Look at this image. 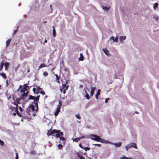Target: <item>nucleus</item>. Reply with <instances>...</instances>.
Instances as JSON below:
<instances>
[{"mask_svg": "<svg viewBox=\"0 0 159 159\" xmlns=\"http://www.w3.org/2000/svg\"><path fill=\"white\" fill-rule=\"evenodd\" d=\"M30 109L31 110L32 112H33L32 116H34L36 115V113L37 112L38 110L37 102H34L33 104L30 105L29 108L26 109L27 113L29 115L30 114Z\"/></svg>", "mask_w": 159, "mask_h": 159, "instance_id": "1", "label": "nucleus"}, {"mask_svg": "<svg viewBox=\"0 0 159 159\" xmlns=\"http://www.w3.org/2000/svg\"><path fill=\"white\" fill-rule=\"evenodd\" d=\"M90 136L93 137L91 138L92 140H93L97 142H99L102 143H106L107 140L101 139L99 136L94 134H91Z\"/></svg>", "mask_w": 159, "mask_h": 159, "instance_id": "2", "label": "nucleus"}, {"mask_svg": "<svg viewBox=\"0 0 159 159\" xmlns=\"http://www.w3.org/2000/svg\"><path fill=\"white\" fill-rule=\"evenodd\" d=\"M133 147L135 149H137V147L136 146L135 143H130L128 144L125 147L126 150L127 151L129 148Z\"/></svg>", "mask_w": 159, "mask_h": 159, "instance_id": "3", "label": "nucleus"}, {"mask_svg": "<svg viewBox=\"0 0 159 159\" xmlns=\"http://www.w3.org/2000/svg\"><path fill=\"white\" fill-rule=\"evenodd\" d=\"M13 104L16 106V107L13 108V107H11V110L14 112L13 113H12V112H11V114L13 116H15L16 115V113L18 111V105L16 103H14Z\"/></svg>", "mask_w": 159, "mask_h": 159, "instance_id": "4", "label": "nucleus"}, {"mask_svg": "<svg viewBox=\"0 0 159 159\" xmlns=\"http://www.w3.org/2000/svg\"><path fill=\"white\" fill-rule=\"evenodd\" d=\"M61 106V104H60V102H59V105H57V108L56 110V111L54 113V115L56 118V116L58 114V113L59 112L60 109V107Z\"/></svg>", "mask_w": 159, "mask_h": 159, "instance_id": "5", "label": "nucleus"}, {"mask_svg": "<svg viewBox=\"0 0 159 159\" xmlns=\"http://www.w3.org/2000/svg\"><path fill=\"white\" fill-rule=\"evenodd\" d=\"M56 130L55 129H53L51 131V130H48V132L47 133V134L48 136L52 135L54 136L55 135V133H56Z\"/></svg>", "mask_w": 159, "mask_h": 159, "instance_id": "6", "label": "nucleus"}, {"mask_svg": "<svg viewBox=\"0 0 159 159\" xmlns=\"http://www.w3.org/2000/svg\"><path fill=\"white\" fill-rule=\"evenodd\" d=\"M106 143L110 144L112 145H113L116 147H120L121 145V143H112L108 141L107 140V143Z\"/></svg>", "mask_w": 159, "mask_h": 159, "instance_id": "7", "label": "nucleus"}, {"mask_svg": "<svg viewBox=\"0 0 159 159\" xmlns=\"http://www.w3.org/2000/svg\"><path fill=\"white\" fill-rule=\"evenodd\" d=\"M56 133H55L56 137L57 138H59L61 135L62 136L63 135V133L62 132H60L59 131L56 130Z\"/></svg>", "mask_w": 159, "mask_h": 159, "instance_id": "8", "label": "nucleus"}, {"mask_svg": "<svg viewBox=\"0 0 159 159\" xmlns=\"http://www.w3.org/2000/svg\"><path fill=\"white\" fill-rule=\"evenodd\" d=\"M102 50L107 56L109 57L110 56L109 51L106 48L103 49Z\"/></svg>", "mask_w": 159, "mask_h": 159, "instance_id": "9", "label": "nucleus"}, {"mask_svg": "<svg viewBox=\"0 0 159 159\" xmlns=\"http://www.w3.org/2000/svg\"><path fill=\"white\" fill-rule=\"evenodd\" d=\"M68 89V86H66V84H62V88L60 89V91L61 92L62 91V89H64V90H66Z\"/></svg>", "mask_w": 159, "mask_h": 159, "instance_id": "10", "label": "nucleus"}, {"mask_svg": "<svg viewBox=\"0 0 159 159\" xmlns=\"http://www.w3.org/2000/svg\"><path fill=\"white\" fill-rule=\"evenodd\" d=\"M95 90V87H92L91 88V91L90 92V96H92L93 95L94 92Z\"/></svg>", "mask_w": 159, "mask_h": 159, "instance_id": "11", "label": "nucleus"}, {"mask_svg": "<svg viewBox=\"0 0 159 159\" xmlns=\"http://www.w3.org/2000/svg\"><path fill=\"white\" fill-rule=\"evenodd\" d=\"M39 96H38L36 97H34V101L35 102V101H36L35 102H37L39 101Z\"/></svg>", "mask_w": 159, "mask_h": 159, "instance_id": "12", "label": "nucleus"}, {"mask_svg": "<svg viewBox=\"0 0 159 159\" xmlns=\"http://www.w3.org/2000/svg\"><path fill=\"white\" fill-rule=\"evenodd\" d=\"M80 57L79 58V61H83L84 60V57L82 55V53H80Z\"/></svg>", "mask_w": 159, "mask_h": 159, "instance_id": "13", "label": "nucleus"}, {"mask_svg": "<svg viewBox=\"0 0 159 159\" xmlns=\"http://www.w3.org/2000/svg\"><path fill=\"white\" fill-rule=\"evenodd\" d=\"M85 93L86 94L85 97L88 100H89L90 98V97H89V94L87 93L86 90L85 91Z\"/></svg>", "mask_w": 159, "mask_h": 159, "instance_id": "14", "label": "nucleus"}, {"mask_svg": "<svg viewBox=\"0 0 159 159\" xmlns=\"http://www.w3.org/2000/svg\"><path fill=\"white\" fill-rule=\"evenodd\" d=\"M0 75L3 77L4 79H6V75L4 73H0Z\"/></svg>", "mask_w": 159, "mask_h": 159, "instance_id": "15", "label": "nucleus"}, {"mask_svg": "<svg viewBox=\"0 0 159 159\" xmlns=\"http://www.w3.org/2000/svg\"><path fill=\"white\" fill-rule=\"evenodd\" d=\"M46 65H45V64H42L39 66V70L40 69H41V68H42V67H46Z\"/></svg>", "mask_w": 159, "mask_h": 159, "instance_id": "16", "label": "nucleus"}, {"mask_svg": "<svg viewBox=\"0 0 159 159\" xmlns=\"http://www.w3.org/2000/svg\"><path fill=\"white\" fill-rule=\"evenodd\" d=\"M53 35L54 37H56V31H55V30L54 27H53Z\"/></svg>", "mask_w": 159, "mask_h": 159, "instance_id": "17", "label": "nucleus"}, {"mask_svg": "<svg viewBox=\"0 0 159 159\" xmlns=\"http://www.w3.org/2000/svg\"><path fill=\"white\" fill-rule=\"evenodd\" d=\"M158 4L157 3H155L153 6V8L155 10L156 8L158 7Z\"/></svg>", "mask_w": 159, "mask_h": 159, "instance_id": "18", "label": "nucleus"}, {"mask_svg": "<svg viewBox=\"0 0 159 159\" xmlns=\"http://www.w3.org/2000/svg\"><path fill=\"white\" fill-rule=\"evenodd\" d=\"M4 65V63L3 62H2L1 63V66L0 67V71H1L3 68V66Z\"/></svg>", "mask_w": 159, "mask_h": 159, "instance_id": "19", "label": "nucleus"}, {"mask_svg": "<svg viewBox=\"0 0 159 159\" xmlns=\"http://www.w3.org/2000/svg\"><path fill=\"white\" fill-rule=\"evenodd\" d=\"M102 7H103V9L104 10H108L110 9V7H107L106 6H105V7L102 6Z\"/></svg>", "mask_w": 159, "mask_h": 159, "instance_id": "20", "label": "nucleus"}, {"mask_svg": "<svg viewBox=\"0 0 159 159\" xmlns=\"http://www.w3.org/2000/svg\"><path fill=\"white\" fill-rule=\"evenodd\" d=\"M80 140V138H76V139H73V141L75 142H77Z\"/></svg>", "mask_w": 159, "mask_h": 159, "instance_id": "21", "label": "nucleus"}, {"mask_svg": "<svg viewBox=\"0 0 159 159\" xmlns=\"http://www.w3.org/2000/svg\"><path fill=\"white\" fill-rule=\"evenodd\" d=\"M120 40H125L126 39V36H120Z\"/></svg>", "mask_w": 159, "mask_h": 159, "instance_id": "22", "label": "nucleus"}, {"mask_svg": "<svg viewBox=\"0 0 159 159\" xmlns=\"http://www.w3.org/2000/svg\"><path fill=\"white\" fill-rule=\"evenodd\" d=\"M9 65V63H6L5 64V69L6 70L8 66Z\"/></svg>", "mask_w": 159, "mask_h": 159, "instance_id": "23", "label": "nucleus"}, {"mask_svg": "<svg viewBox=\"0 0 159 159\" xmlns=\"http://www.w3.org/2000/svg\"><path fill=\"white\" fill-rule=\"evenodd\" d=\"M43 75L45 76H47L48 75V73L46 71L44 72L43 73Z\"/></svg>", "mask_w": 159, "mask_h": 159, "instance_id": "24", "label": "nucleus"}, {"mask_svg": "<svg viewBox=\"0 0 159 159\" xmlns=\"http://www.w3.org/2000/svg\"><path fill=\"white\" fill-rule=\"evenodd\" d=\"M83 149H84L86 151L87 150H89L90 149V148L87 147H85L84 148H83Z\"/></svg>", "mask_w": 159, "mask_h": 159, "instance_id": "25", "label": "nucleus"}, {"mask_svg": "<svg viewBox=\"0 0 159 159\" xmlns=\"http://www.w3.org/2000/svg\"><path fill=\"white\" fill-rule=\"evenodd\" d=\"M34 96H32V95H30L29 96V99L30 100H34Z\"/></svg>", "mask_w": 159, "mask_h": 159, "instance_id": "26", "label": "nucleus"}, {"mask_svg": "<svg viewBox=\"0 0 159 159\" xmlns=\"http://www.w3.org/2000/svg\"><path fill=\"white\" fill-rule=\"evenodd\" d=\"M10 41L11 40H7L6 41V44L7 46H8L9 45Z\"/></svg>", "mask_w": 159, "mask_h": 159, "instance_id": "27", "label": "nucleus"}, {"mask_svg": "<svg viewBox=\"0 0 159 159\" xmlns=\"http://www.w3.org/2000/svg\"><path fill=\"white\" fill-rule=\"evenodd\" d=\"M25 90H26V88H23L21 89L20 91L21 93L24 92Z\"/></svg>", "mask_w": 159, "mask_h": 159, "instance_id": "28", "label": "nucleus"}, {"mask_svg": "<svg viewBox=\"0 0 159 159\" xmlns=\"http://www.w3.org/2000/svg\"><path fill=\"white\" fill-rule=\"evenodd\" d=\"M57 146H58V148H59V149H61L62 148V145L61 144H59Z\"/></svg>", "mask_w": 159, "mask_h": 159, "instance_id": "29", "label": "nucleus"}, {"mask_svg": "<svg viewBox=\"0 0 159 159\" xmlns=\"http://www.w3.org/2000/svg\"><path fill=\"white\" fill-rule=\"evenodd\" d=\"M78 155L80 159H85V158L84 157L80 156L79 154H78Z\"/></svg>", "mask_w": 159, "mask_h": 159, "instance_id": "30", "label": "nucleus"}, {"mask_svg": "<svg viewBox=\"0 0 159 159\" xmlns=\"http://www.w3.org/2000/svg\"><path fill=\"white\" fill-rule=\"evenodd\" d=\"M59 138L60 140H62L64 142L65 139L64 137H60Z\"/></svg>", "mask_w": 159, "mask_h": 159, "instance_id": "31", "label": "nucleus"}, {"mask_svg": "<svg viewBox=\"0 0 159 159\" xmlns=\"http://www.w3.org/2000/svg\"><path fill=\"white\" fill-rule=\"evenodd\" d=\"M76 117L79 119H80V116L79 114H77L75 115Z\"/></svg>", "mask_w": 159, "mask_h": 159, "instance_id": "32", "label": "nucleus"}, {"mask_svg": "<svg viewBox=\"0 0 159 159\" xmlns=\"http://www.w3.org/2000/svg\"><path fill=\"white\" fill-rule=\"evenodd\" d=\"M18 28V26H17V29H16V30H14V35L15 34H16V32H17Z\"/></svg>", "mask_w": 159, "mask_h": 159, "instance_id": "33", "label": "nucleus"}, {"mask_svg": "<svg viewBox=\"0 0 159 159\" xmlns=\"http://www.w3.org/2000/svg\"><path fill=\"white\" fill-rule=\"evenodd\" d=\"M100 93V89H99L98 90V92H97L96 95H98L99 96V95Z\"/></svg>", "mask_w": 159, "mask_h": 159, "instance_id": "34", "label": "nucleus"}, {"mask_svg": "<svg viewBox=\"0 0 159 159\" xmlns=\"http://www.w3.org/2000/svg\"><path fill=\"white\" fill-rule=\"evenodd\" d=\"M20 101V99L17 98V99H16V102L17 103H18Z\"/></svg>", "mask_w": 159, "mask_h": 159, "instance_id": "35", "label": "nucleus"}, {"mask_svg": "<svg viewBox=\"0 0 159 159\" xmlns=\"http://www.w3.org/2000/svg\"><path fill=\"white\" fill-rule=\"evenodd\" d=\"M0 144H1V145H2L4 144V143H3V142L0 140Z\"/></svg>", "mask_w": 159, "mask_h": 159, "instance_id": "36", "label": "nucleus"}, {"mask_svg": "<svg viewBox=\"0 0 159 159\" xmlns=\"http://www.w3.org/2000/svg\"><path fill=\"white\" fill-rule=\"evenodd\" d=\"M27 95V93H25L24 92V93H23L22 95L23 96H26Z\"/></svg>", "mask_w": 159, "mask_h": 159, "instance_id": "37", "label": "nucleus"}, {"mask_svg": "<svg viewBox=\"0 0 159 159\" xmlns=\"http://www.w3.org/2000/svg\"><path fill=\"white\" fill-rule=\"evenodd\" d=\"M94 145L97 146L98 147H101V145L100 144H94Z\"/></svg>", "mask_w": 159, "mask_h": 159, "instance_id": "38", "label": "nucleus"}, {"mask_svg": "<svg viewBox=\"0 0 159 159\" xmlns=\"http://www.w3.org/2000/svg\"><path fill=\"white\" fill-rule=\"evenodd\" d=\"M40 93L41 94H42L43 95L45 94V93L43 91H41Z\"/></svg>", "mask_w": 159, "mask_h": 159, "instance_id": "39", "label": "nucleus"}, {"mask_svg": "<svg viewBox=\"0 0 159 159\" xmlns=\"http://www.w3.org/2000/svg\"><path fill=\"white\" fill-rule=\"evenodd\" d=\"M126 157L125 156H123L122 157H120V158L122 159H125Z\"/></svg>", "mask_w": 159, "mask_h": 159, "instance_id": "40", "label": "nucleus"}, {"mask_svg": "<svg viewBox=\"0 0 159 159\" xmlns=\"http://www.w3.org/2000/svg\"><path fill=\"white\" fill-rule=\"evenodd\" d=\"M18 159V154H17V153H16L15 159Z\"/></svg>", "mask_w": 159, "mask_h": 159, "instance_id": "41", "label": "nucleus"}, {"mask_svg": "<svg viewBox=\"0 0 159 159\" xmlns=\"http://www.w3.org/2000/svg\"><path fill=\"white\" fill-rule=\"evenodd\" d=\"M108 99H109L108 98L106 99V100H105V103H107V101H108Z\"/></svg>", "mask_w": 159, "mask_h": 159, "instance_id": "42", "label": "nucleus"}, {"mask_svg": "<svg viewBox=\"0 0 159 159\" xmlns=\"http://www.w3.org/2000/svg\"><path fill=\"white\" fill-rule=\"evenodd\" d=\"M114 37H112L110 38V40H114Z\"/></svg>", "mask_w": 159, "mask_h": 159, "instance_id": "43", "label": "nucleus"}, {"mask_svg": "<svg viewBox=\"0 0 159 159\" xmlns=\"http://www.w3.org/2000/svg\"><path fill=\"white\" fill-rule=\"evenodd\" d=\"M85 138V137L84 136H81L79 138H80V139H83V138Z\"/></svg>", "mask_w": 159, "mask_h": 159, "instance_id": "44", "label": "nucleus"}, {"mask_svg": "<svg viewBox=\"0 0 159 159\" xmlns=\"http://www.w3.org/2000/svg\"><path fill=\"white\" fill-rule=\"evenodd\" d=\"M6 84H7V86L9 84V83H8V80H7L6 81Z\"/></svg>", "mask_w": 159, "mask_h": 159, "instance_id": "45", "label": "nucleus"}, {"mask_svg": "<svg viewBox=\"0 0 159 159\" xmlns=\"http://www.w3.org/2000/svg\"><path fill=\"white\" fill-rule=\"evenodd\" d=\"M35 89H36L35 88H33V91H34V93H35Z\"/></svg>", "mask_w": 159, "mask_h": 159, "instance_id": "46", "label": "nucleus"}, {"mask_svg": "<svg viewBox=\"0 0 159 159\" xmlns=\"http://www.w3.org/2000/svg\"><path fill=\"white\" fill-rule=\"evenodd\" d=\"M117 41H118V40H113V41H112V43H114V42H116V43H117Z\"/></svg>", "mask_w": 159, "mask_h": 159, "instance_id": "47", "label": "nucleus"}, {"mask_svg": "<svg viewBox=\"0 0 159 159\" xmlns=\"http://www.w3.org/2000/svg\"><path fill=\"white\" fill-rule=\"evenodd\" d=\"M98 95H96V98L97 100H98Z\"/></svg>", "mask_w": 159, "mask_h": 159, "instance_id": "48", "label": "nucleus"}, {"mask_svg": "<svg viewBox=\"0 0 159 159\" xmlns=\"http://www.w3.org/2000/svg\"><path fill=\"white\" fill-rule=\"evenodd\" d=\"M27 85V84H24V88H25Z\"/></svg>", "mask_w": 159, "mask_h": 159, "instance_id": "49", "label": "nucleus"}, {"mask_svg": "<svg viewBox=\"0 0 159 159\" xmlns=\"http://www.w3.org/2000/svg\"><path fill=\"white\" fill-rule=\"evenodd\" d=\"M125 159H132L131 157H126Z\"/></svg>", "mask_w": 159, "mask_h": 159, "instance_id": "50", "label": "nucleus"}, {"mask_svg": "<svg viewBox=\"0 0 159 159\" xmlns=\"http://www.w3.org/2000/svg\"><path fill=\"white\" fill-rule=\"evenodd\" d=\"M66 90H64V89H63V94H65V93Z\"/></svg>", "mask_w": 159, "mask_h": 159, "instance_id": "51", "label": "nucleus"}, {"mask_svg": "<svg viewBox=\"0 0 159 159\" xmlns=\"http://www.w3.org/2000/svg\"><path fill=\"white\" fill-rule=\"evenodd\" d=\"M79 146H80V147H81V148H82V149H83V147L81 146V144H79Z\"/></svg>", "mask_w": 159, "mask_h": 159, "instance_id": "52", "label": "nucleus"}, {"mask_svg": "<svg viewBox=\"0 0 159 159\" xmlns=\"http://www.w3.org/2000/svg\"><path fill=\"white\" fill-rule=\"evenodd\" d=\"M19 109L20 111H22V109L20 107H19Z\"/></svg>", "mask_w": 159, "mask_h": 159, "instance_id": "53", "label": "nucleus"}, {"mask_svg": "<svg viewBox=\"0 0 159 159\" xmlns=\"http://www.w3.org/2000/svg\"><path fill=\"white\" fill-rule=\"evenodd\" d=\"M37 89L38 90H40V89H40V88H39V87H38V88H37Z\"/></svg>", "mask_w": 159, "mask_h": 159, "instance_id": "54", "label": "nucleus"}, {"mask_svg": "<svg viewBox=\"0 0 159 159\" xmlns=\"http://www.w3.org/2000/svg\"><path fill=\"white\" fill-rule=\"evenodd\" d=\"M114 40H118L117 37H116V38L114 39Z\"/></svg>", "mask_w": 159, "mask_h": 159, "instance_id": "55", "label": "nucleus"}, {"mask_svg": "<svg viewBox=\"0 0 159 159\" xmlns=\"http://www.w3.org/2000/svg\"><path fill=\"white\" fill-rule=\"evenodd\" d=\"M47 40H44V43H46L47 42Z\"/></svg>", "mask_w": 159, "mask_h": 159, "instance_id": "56", "label": "nucleus"}, {"mask_svg": "<svg viewBox=\"0 0 159 159\" xmlns=\"http://www.w3.org/2000/svg\"><path fill=\"white\" fill-rule=\"evenodd\" d=\"M55 75L56 76V78H57L58 77V75L57 74H55Z\"/></svg>", "mask_w": 159, "mask_h": 159, "instance_id": "57", "label": "nucleus"}, {"mask_svg": "<svg viewBox=\"0 0 159 159\" xmlns=\"http://www.w3.org/2000/svg\"><path fill=\"white\" fill-rule=\"evenodd\" d=\"M80 88H82L83 87V85H80Z\"/></svg>", "mask_w": 159, "mask_h": 159, "instance_id": "58", "label": "nucleus"}, {"mask_svg": "<svg viewBox=\"0 0 159 159\" xmlns=\"http://www.w3.org/2000/svg\"><path fill=\"white\" fill-rule=\"evenodd\" d=\"M34 153V151H33V152L32 151L31 152V153H32V154L33 153Z\"/></svg>", "mask_w": 159, "mask_h": 159, "instance_id": "59", "label": "nucleus"}, {"mask_svg": "<svg viewBox=\"0 0 159 159\" xmlns=\"http://www.w3.org/2000/svg\"><path fill=\"white\" fill-rule=\"evenodd\" d=\"M54 68H53L52 70V71H53L54 70Z\"/></svg>", "mask_w": 159, "mask_h": 159, "instance_id": "60", "label": "nucleus"}, {"mask_svg": "<svg viewBox=\"0 0 159 159\" xmlns=\"http://www.w3.org/2000/svg\"><path fill=\"white\" fill-rule=\"evenodd\" d=\"M46 22H47V21H45V22H43V23H46Z\"/></svg>", "mask_w": 159, "mask_h": 159, "instance_id": "61", "label": "nucleus"}, {"mask_svg": "<svg viewBox=\"0 0 159 159\" xmlns=\"http://www.w3.org/2000/svg\"><path fill=\"white\" fill-rule=\"evenodd\" d=\"M57 82H58V83H60V82H59V80H57Z\"/></svg>", "mask_w": 159, "mask_h": 159, "instance_id": "62", "label": "nucleus"}, {"mask_svg": "<svg viewBox=\"0 0 159 159\" xmlns=\"http://www.w3.org/2000/svg\"><path fill=\"white\" fill-rule=\"evenodd\" d=\"M67 81L66 82V84H67Z\"/></svg>", "mask_w": 159, "mask_h": 159, "instance_id": "63", "label": "nucleus"}, {"mask_svg": "<svg viewBox=\"0 0 159 159\" xmlns=\"http://www.w3.org/2000/svg\"><path fill=\"white\" fill-rule=\"evenodd\" d=\"M52 7V5H50V7Z\"/></svg>", "mask_w": 159, "mask_h": 159, "instance_id": "64", "label": "nucleus"}]
</instances>
